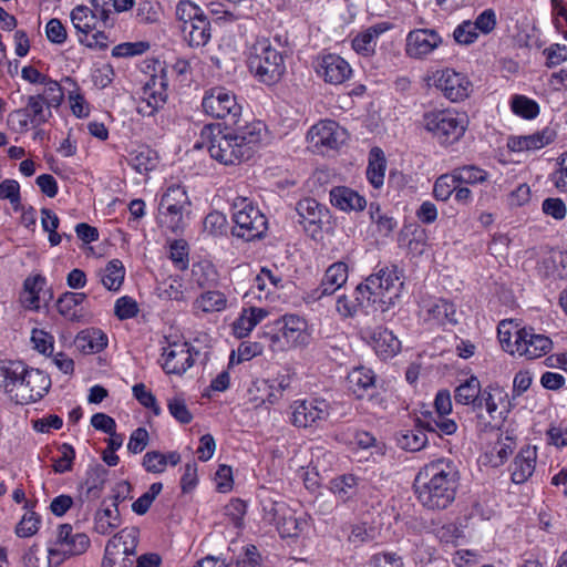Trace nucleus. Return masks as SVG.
Listing matches in <instances>:
<instances>
[{"label":"nucleus","mask_w":567,"mask_h":567,"mask_svg":"<svg viewBox=\"0 0 567 567\" xmlns=\"http://www.w3.org/2000/svg\"><path fill=\"white\" fill-rule=\"evenodd\" d=\"M264 336H270L274 347L284 350L306 344L308 341L307 321L297 315H287L276 321L275 327L270 331H266Z\"/></svg>","instance_id":"obj_9"},{"label":"nucleus","mask_w":567,"mask_h":567,"mask_svg":"<svg viewBox=\"0 0 567 567\" xmlns=\"http://www.w3.org/2000/svg\"><path fill=\"white\" fill-rule=\"evenodd\" d=\"M331 204L341 210H363L367 206V200L363 196L359 195L355 190L338 186L330 190Z\"/></svg>","instance_id":"obj_28"},{"label":"nucleus","mask_w":567,"mask_h":567,"mask_svg":"<svg viewBox=\"0 0 567 567\" xmlns=\"http://www.w3.org/2000/svg\"><path fill=\"white\" fill-rule=\"evenodd\" d=\"M385 167L383 152L379 147H373L369 154L367 177L374 188H380L383 185Z\"/></svg>","instance_id":"obj_39"},{"label":"nucleus","mask_w":567,"mask_h":567,"mask_svg":"<svg viewBox=\"0 0 567 567\" xmlns=\"http://www.w3.org/2000/svg\"><path fill=\"white\" fill-rule=\"evenodd\" d=\"M395 442L399 447L409 452H417L426 446L427 436L423 427L419 426L415 419L413 429H402L395 434Z\"/></svg>","instance_id":"obj_32"},{"label":"nucleus","mask_w":567,"mask_h":567,"mask_svg":"<svg viewBox=\"0 0 567 567\" xmlns=\"http://www.w3.org/2000/svg\"><path fill=\"white\" fill-rule=\"evenodd\" d=\"M61 456L55 460L53 464V471L55 473H65L72 470L73 460L75 457V451L74 449L68 444L63 443L60 449Z\"/></svg>","instance_id":"obj_60"},{"label":"nucleus","mask_w":567,"mask_h":567,"mask_svg":"<svg viewBox=\"0 0 567 567\" xmlns=\"http://www.w3.org/2000/svg\"><path fill=\"white\" fill-rule=\"evenodd\" d=\"M537 453L536 447H523L511 465L512 481L515 484L525 483L534 473Z\"/></svg>","instance_id":"obj_25"},{"label":"nucleus","mask_w":567,"mask_h":567,"mask_svg":"<svg viewBox=\"0 0 567 567\" xmlns=\"http://www.w3.org/2000/svg\"><path fill=\"white\" fill-rule=\"evenodd\" d=\"M40 518L34 513H27L16 527V534L19 537H30L34 535L39 529Z\"/></svg>","instance_id":"obj_62"},{"label":"nucleus","mask_w":567,"mask_h":567,"mask_svg":"<svg viewBox=\"0 0 567 567\" xmlns=\"http://www.w3.org/2000/svg\"><path fill=\"white\" fill-rule=\"evenodd\" d=\"M348 279V266L343 261H337L330 265L321 280L320 286L312 292V297L320 299L330 296L340 289Z\"/></svg>","instance_id":"obj_23"},{"label":"nucleus","mask_w":567,"mask_h":567,"mask_svg":"<svg viewBox=\"0 0 567 567\" xmlns=\"http://www.w3.org/2000/svg\"><path fill=\"white\" fill-rule=\"evenodd\" d=\"M74 344L83 353H97L107 346V338L99 329H85L78 333Z\"/></svg>","instance_id":"obj_33"},{"label":"nucleus","mask_w":567,"mask_h":567,"mask_svg":"<svg viewBox=\"0 0 567 567\" xmlns=\"http://www.w3.org/2000/svg\"><path fill=\"white\" fill-rule=\"evenodd\" d=\"M194 364L192 347L187 342H174L164 348L162 367L168 374H182Z\"/></svg>","instance_id":"obj_17"},{"label":"nucleus","mask_w":567,"mask_h":567,"mask_svg":"<svg viewBox=\"0 0 567 567\" xmlns=\"http://www.w3.org/2000/svg\"><path fill=\"white\" fill-rule=\"evenodd\" d=\"M316 71L327 83L334 85L342 84L352 74L349 63L337 54L321 56L317 62Z\"/></svg>","instance_id":"obj_21"},{"label":"nucleus","mask_w":567,"mask_h":567,"mask_svg":"<svg viewBox=\"0 0 567 567\" xmlns=\"http://www.w3.org/2000/svg\"><path fill=\"white\" fill-rule=\"evenodd\" d=\"M516 446V442L512 435L506 433V435H502L499 440L496 442L492 450V454H496L498 461H495V465H502L508 456L513 453L514 449Z\"/></svg>","instance_id":"obj_57"},{"label":"nucleus","mask_w":567,"mask_h":567,"mask_svg":"<svg viewBox=\"0 0 567 567\" xmlns=\"http://www.w3.org/2000/svg\"><path fill=\"white\" fill-rule=\"evenodd\" d=\"M403 282L396 267H384L367 278V287L378 301V309L385 311L399 298Z\"/></svg>","instance_id":"obj_8"},{"label":"nucleus","mask_w":567,"mask_h":567,"mask_svg":"<svg viewBox=\"0 0 567 567\" xmlns=\"http://www.w3.org/2000/svg\"><path fill=\"white\" fill-rule=\"evenodd\" d=\"M477 37L478 32L471 20L463 21L453 32L454 40L463 45L472 44Z\"/></svg>","instance_id":"obj_59"},{"label":"nucleus","mask_w":567,"mask_h":567,"mask_svg":"<svg viewBox=\"0 0 567 567\" xmlns=\"http://www.w3.org/2000/svg\"><path fill=\"white\" fill-rule=\"evenodd\" d=\"M176 19L178 21V29L192 23L204 14L203 10L189 0H182L176 6Z\"/></svg>","instance_id":"obj_46"},{"label":"nucleus","mask_w":567,"mask_h":567,"mask_svg":"<svg viewBox=\"0 0 567 567\" xmlns=\"http://www.w3.org/2000/svg\"><path fill=\"white\" fill-rule=\"evenodd\" d=\"M168 411L172 416L182 424H189L193 421V413L188 409L185 400L175 395L168 400Z\"/></svg>","instance_id":"obj_54"},{"label":"nucleus","mask_w":567,"mask_h":567,"mask_svg":"<svg viewBox=\"0 0 567 567\" xmlns=\"http://www.w3.org/2000/svg\"><path fill=\"white\" fill-rule=\"evenodd\" d=\"M203 109L206 114L215 118H229L233 125L239 124L241 106L233 93L224 87H214L203 99Z\"/></svg>","instance_id":"obj_10"},{"label":"nucleus","mask_w":567,"mask_h":567,"mask_svg":"<svg viewBox=\"0 0 567 567\" xmlns=\"http://www.w3.org/2000/svg\"><path fill=\"white\" fill-rule=\"evenodd\" d=\"M100 282L110 291L120 290L125 277V268L120 259L110 260L96 272Z\"/></svg>","instance_id":"obj_36"},{"label":"nucleus","mask_w":567,"mask_h":567,"mask_svg":"<svg viewBox=\"0 0 567 567\" xmlns=\"http://www.w3.org/2000/svg\"><path fill=\"white\" fill-rule=\"evenodd\" d=\"M468 120L465 115L453 114L449 111L426 112L422 118V126L441 145H452L464 135Z\"/></svg>","instance_id":"obj_5"},{"label":"nucleus","mask_w":567,"mask_h":567,"mask_svg":"<svg viewBox=\"0 0 567 567\" xmlns=\"http://www.w3.org/2000/svg\"><path fill=\"white\" fill-rule=\"evenodd\" d=\"M90 538L84 533H73V527L70 524H62L59 526L56 536V545L61 548H49V556H76L82 555L90 547Z\"/></svg>","instance_id":"obj_14"},{"label":"nucleus","mask_w":567,"mask_h":567,"mask_svg":"<svg viewBox=\"0 0 567 567\" xmlns=\"http://www.w3.org/2000/svg\"><path fill=\"white\" fill-rule=\"evenodd\" d=\"M43 93H39L40 97L47 103L49 107H59L64 99V92L62 86L54 80L48 78L43 83Z\"/></svg>","instance_id":"obj_47"},{"label":"nucleus","mask_w":567,"mask_h":567,"mask_svg":"<svg viewBox=\"0 0 567 567\" xmlns=\"http://www.w3.org/2000/svg\"><path fill=\"white\" fill-rule=\"evenodd\" d=\"M512 110L515 114L525 117V118H534L539 113L538 104L522 95H516L512 101Z\"/></svg>","instance_id":"obj_53"},{"label":"nucleus","mask_w":567,"mask_h":567,"mask_svg":"<svg viewBox=\"0 0 567 567\" xmlns=\"http://www.w3.org/2000/svg\"><path fill=\"white\" fill-rule=\"evenodd\" d=\"M292 423L298 427H307L329 415V405L324 400L296 401L292 406Z\"/></svg>","instance_id":"obj_19"},{"label":"nucleus","mask_w":567,"mask_h":567,"mask_svg":"<svg viewBox=\"0 0 567 567\" xmlns=\"http://www.w3.org/2000/svg\"><path fill=\"white\" fill-rule=\"evenodd\" d=\"M18 386L30 388V390H49L51 380L47 373L39 369H25L22 364L18 374Z\"/></svg>","instance_id":"obj_41"},{"label":"nucleus","mask_w":567,"mask_h":567,"mask_svg":"<svg viewBox=\"0 0 567 567\" xmlns=\"http://www.w3.org/2000/svg\"><path fill=\"white\" fill-rule=\"evenodd\" d=\"M163 489V484L159 482L153 483L148 491L141 495L133 504L132 511L137 515H144L148 512L152 503L159 495Z\"/></svg>","instance_id":"obj_48"},{"label":"nucleus","mask_w":567,"mask_h":567,"mask_svg":"<svg viewBox=\"0 0 567 567\" xmlns=\"http://www.w3.org/2000/svg\"><path fill=\"white\" fill-rule=\"evenodd\" d=\"M21 369V362H10L8 365L0 363V389L18 386V374Z\"/></svg>","instance_id":"obj_56"},{"label":"nucleus","mask_w":567,"mask_h":567,"mask_svg":"<svg viewBox=\"0 0 567 567\" xmlns=\"http://www.w3.org/2000/svg\"><path fill=\"white\" fill-rule=\"evenodd\" d=\"M455 313L456 310L453 303L444 299H439L426 306L425 320L433 321L439 324H455L457 322Z\"/></svg>","instance_id":"obj_38"},{"label":"nucleus","mask_w":567,"mask_h":567,"mask_svg":"<svg viewBox=\"0 0 567 567\" xmlns=\"http://www.w3.org/2000/svg\"><path fill=\"white\" fill-rule=\"evenodd\" d=\"M458 471L451 460L439 458L426 464L416 475L417 501L427 509L447 508L455 499Z\"/></svg>","instance_id":"obj_1"},{"label":"nucleus","mask_w":567,"mask_h":567,"mask_svg":"<svg viewBox=\"0 0 567 567\" xmlns=\"http://www.w3.org/2000/svg\"><path fill=\"white\" fill-rule=\"evenodd\" d=\"M233 132L218 130L208 146L212 158L224 165H235L249 159L261 142L265 126L259 121L235 125Z\"/></svg>","instance_id":"obj_2"},{"label":"nucleus","mask_w":567,"mask_h":567,"mask_svg":"<svg viewBox=\"0 0 567 567\" xmlns=\"http://www.w3.org/2000/svg\"><path fill=\"white\" fill-rule=\"evenodd\" d=\"M558 166L551 175V181L559 192L567 193V152L558 157Z\"/></svg>","instance_id":"obj_64"},{"label":"nucleus","mask_w":567,"mask_h":567,"mask_svg":"<svg viewBox=\"0 0 567 567\" xmlns=\"http://www.w3.org/2000/svg\"><path fill=\"white\" fill-rule=\"evenodd\" d=\"M284 42L280 37L274 40L258 39L251 47L248 66L255 78L267 85L279 82L286 73Z\"/></svg>","instance_id":"obj_3"},{"label":"nucleus","mask_w":567,"mask_h":567,"mask_svg":"<svg viewBox=\"0 0 567 567\" xmlns=\"http://www.w3.org/2000/svg\"><path fill=\"white\" fill-rule=\"evenodd\" d=\"M262 352V346L258 342L244 341L229 357V365L248 361Z\"/></svg>","instance_id":"obj_50"},{"label":"nucleus","mask_w":567,"mask_h":567,"mask_svg":"<svg viewBox=\"0 0 567 567\" xmlns=\"http://www.w3.org/2000/svg\"><path fill=\"white\" fill-rule=\"evenodd\" d=\"M137 312L138 307L133 298L124 296L116 300L114 313L120 320L133 318L137 315Z\"/></svg>","instance_id":"obj_61"},{"label":"nucleus","mask_w":567,"mask_h":567,"mask_svg":"<svg viewBox=\"0 0 567 567\" xmlns=\"http://www.w3.org/2000/svg\"><path fill=\"white\" fill-rule=\"evenodd\" d=\"M190 200L186 190L173 185L163 194L158 207L159 221L163 227L174 234L183 233L190 214Z\"/></svg>","instance_id":"obj_4"},{"label":"nucleus","mask_w":567,"mask_h":567,"mask_svg":"<svg viewBox=\"0 0 567 567\" xmlns=\"http://www.w3.org/2000/svg\"><path fill=\"white\" fill-rule=\"evenodd\" d=\"M52 116L51 107L47 105L40 95H29L27 97L25 106L12 111L9 114L8 122L16 131H27L29 124L32 127L40 126L48 122Z\"/></svg>","instance_id":"obj_11"},{"label":"nucleus","mask_w":567,"mask_h":567,"mask_svg":"<svg viewBox=\"0 0 567 567\" xmlns=\"http://www.w3.org/2000/svg\"><path fill=\"white\" fill-rule=\"evenodd\" d=\"M375 375L371 369L355 368L347 377L349 390L367 389L374 385Z\"/></svg>","instance_id":"obj_45"},{"label":"nucleus","mask_w":567,"mask_h":567,"mask_svg":"<svg viewBox=\"0 0 567 567\" xmlns=\"http://www.w3.org/2000/svg\"><path fill=\"white\" fill-rule=\"evenodd\" d=\"M503 392H456L457 403L471 405L477 417L492 421L502 420L508 412V402Z\"/></svg>","instance_id":"obj_7"},{"label":"nucleus","mask_w":567,"mask_h":567,"mask_svg":"<svg viewBox=\"0 0 567 567\" xmlns=\"http://www.w3.org/2000/svg\"><path fill=\"white\" fill-rule=\"evenodd\" d=\"M399 246L405 248L412 257L421 256L427 247V236L420 227L405 228L399 235Z\"/></svg>","instance_id":"obj_31"},{"label":"nucleus","mask_w":567,"mask_h":567,"mask_svg":"<svg viewBox=\"0 0 567 567\" xmlns=\"http://www.w3.org/2000/svg\"><path fill=\"white\" fill-rule=\"evenodd\" d=\"M107 473V470L102 464H94L89 467L85 481L81 486L86 499H96L101 496Z\"/></svg>","instance_id":"obj_30"},{"label":"nucleus","mask_w":567,"mask_h":567,"mask_svg":"<svg viewBox=\"0 0 567 567\" xmlns=\"http://www.w3.org/2000/svg\"><path fill=\"white\" fill-rule=\"evenodd\" d=\"M86 303V293L66 291L56 300L58 312L68 321L75 323H87L92 315Z\"/></svg>","instance_id":"obj_15"},{"label":"nucleus","mask_w":567,"mask_h":567,"mask_svg":"<svg viewBox=\"0 0 567 567\" xmlns=\"http://www.w3.org/2000/svg\"><path fill=\"white\" fill-rule=\"evenodd\" d=\"M156 153L145 146L132 151L127 157L128 164L140 174L152 171L156 165Z\"/></svg>","instance_id":"obj_43"},{"label":"nucleus","mask_w":567,"mask_h":567,"mask_svg":"<svg viewBox=\"0 0 567 567\" xmlns=\"http://www.w3.org/2000/svg\"><path fill=\"white\" fill-rule=\"evenodd\" d=\"M435 85L452 102L463 101L472 92V82L468 78L452 69L441 71Z\"/></svg>","instance_id":"obj_16"},{"label":"nucleus","mask_w":567,"mask_h":567,"mask_svg":"<svg viewBox=\"0 0 567 567\" xmlns=\"http://www.w3.org/2000/svg\"><path fill=\"white\" fill-rule=\"evenodd\" d=\"M235 226L231 234L246 241L261 238L267 230L266 216L246 197H237L233 203Z\"/></svg>","instance_id":"obj_6"},{"label":"nucleus","mask_w":567,"mask_h":567,"mask_svg":"<svg viewBox=\"0 0 567 567\" xmlns=\"http://www.w3.org/2000/svg\"><path fill=\"white\" fill-rule=\"evenodd\" d=\"M166 87L167 82L164 72L161 78L153 76L143 89V97L137 106L138 113L151 116L163 107L167 100Z\"/></svg>","instance_id":"obj_18"},{"label":"nucleus","mask_w":567,"mask_h":567,"mask_svg":"<svg viewBox=\"0 0 567 567\" xmlns=\"http://www.w3.org/2000/svg\"><path fill=\"white\" fill-rule=\"evenodd\" d=\"M226 305L227 299L220 291H206L195 301V307L204 312L221 311Z\"/></svg>","instance_id":"obj_44"},{"label":"nucleus","mask_w":567,"mask_h":567,"mask_svg":"<svg viewBox=\"0 0 567 567\" xmlns=\"http://www.w3.org/2000/svg\"><path fill=\"white\" fill-rule=\"evenodd\" d=\"M0 199H8L14 210H20L22 206L19 183L14 179L0 183Z\"/></svg>","instance_id":"obj_55"},{"label":"nucleus","mask_w":567,"mask_h":567,"mask_svg":"<svg viewBox=\"0 0 567 567\" xmlns=\"http://www.w3.org/2000/svg\"><path fill=\"white\" fill-rule=\"evenodd\" d=\"M182 35L184 41L190 48L204 47L210 40V22L208 18L203 14L198 19H195L192 23L182 27Z\"/></svg>","instance_id":"obj_27"},{"label":"nucleus","mask_w":567,"mask_h":567,"mask_svg":"<svg viewBox=\"0 0 567 567\" xmlns=\"http://www.w3.org/2000/svg\"><path fill=\"white\" fill-rule=\"evenodd\" d=\"M419 426L424 431L437 433L439 435H451L456 432V423L446 414L432 411L422 405L420 415L416 417Z\"/></svg>","instance_id":"obj_24"},{"label":"nucleus","mask_w":567,"mask_h":567,"mask_svg":"<svg viewBox=\"0 0 567 567\" xmlns=\"http://www.w3.org/2000/svg\"><path fill=\"white\" fill-rule=\"evenodd\" d=\"M359 478L353 474H343L330 481L331 492L342 502L352 498L358 492Z\"/></svg>","instance_id":"obj_42"},{"label":"nucleus","mask_w":567,"mask_h":567,"mask_svg":"<svg viewBox=\"0 0 567 567\" xmlns=\"http://www.w3.org/2000/svg\"><path fill=\"white\" fill-rule=\"evenodd\" d=\"M269 514L272 515L271 520L282 538L298 537L307 526V522L297 517L285 504L275 503Z\"/></svg>","instance_id":"obj_22"},{"label":"nucleus","mask_w":567,"mask_h":567,"mask_svg":"<svg viewBox=\"0 0 567 567\" xmlns=\"http://www.w3.org/2000/svg\"><path fill=\"white\" fill-rule=\"evenodd\" d=\"M182 279L179 277H169L158 286L161 297H165L171 300H182L184 292L182 290Z\"/></svg>","instance_id":"obj_58"},{"label":"nucleus","mask_w":567,"mask_h":567,"mask_svg":"<svg viewBox=\"0 0 567 567\" xmlns=\"http://www.w3.org/2000/svg\"><path fill=\"white\" fill-rule=\"evenodd\" d=\"M122 520L120 512L116 508H101L94 515V530L101 535H109L117 527Z\"/></svg>","instance_id":"obj_40"},{"label":"nucleus","mask_w":567,"mask_h":567,"mask_svg":"<svg viewBox=\"0 0 567 567\" xmlns=\"http://www.w3.org/2000/svg\"><path fill=\"white\" fill-rule=\"evenodd\" d=\"M299 216L298 221L306 230L313 227L312 231L316 233L320 227L319 224L324 216V208L313 198H303L298 202L296 207Z\"/></svg>","instance_id":"obj_29"},{"label":"nucleus","mask_w":567,"mask_h":567,"mask_svg":"<svg viewBox=\"0 0 567 567\" xmlns=\"http://www.w3.org/2000/svg\"><path fill=\"white\" fill-rule=\"evenodd\" d=\"M268 315L264 308L250 307L244 309L240 317L234 321L233 331L238 338H245Z\"/></svg>","instance_id":"obj_34"},{"label":"nucleus","mask_w":567,"mask_h":567,"mask_svg":"<svg viewBox=\"0 0 567 567\" xmlns=\"http://www.w3.org/2000/svg\"><path fill=\"white\" fill-rule=\"evenodd\" d=\"M372 347L383 360L393 358L401 349L400 340L388 329H380L372 337Z\"/></svg>","instance_id":"obj_35"},{"label":"nucleus","mask_w":567,"mask_h":567,"mask_svg":"<svg viewBox=\"0 0 567 567\" xmlns=\"http://www.w3.org/2000/svg\"><path fill=\"white\" fill-rule=\"evenodd\" d=\"M453 172L458 184H478L487 178V173L484 169L472 165L456 168Z\"/></svg>","instance_id":"obj_49"},{"label":"nucleus","mask_w":567,"mask_h":567,"mask_svg":"<svg viewBox=\"0 0 567 567\" xmlns=\"http://www.w3.org/2000/svg\"><path fill=\"white\" fill-rule=\"evenodd\" d=\"M458 184L452 174L441 175L434 183L433 195L437 200H447L455 190V185Z\"/></svg>","instance_id":"obj_52"},{"label":"nucleus","mask_w":567,"mask_h":567,"mask_svg":"<svg viewBox=\"0 0 567 567\" xmlns=\"http://www.w3.org/2000/svg\"><path fill=\"white\" fill-rule=\"evenodd\" d=\"M370 567H404L402 557L396 553H378L370 558Z\"/></svg>","instance_id":"obj_63"},{"label":"nucleus","mask_w":567,"mask_h":567,"mask_svg":"<svg viewBox=\"0 0 567 567\" xmlns=\"http://www.w3.org/2000/svg\"><path fill=\"white\" fill-rule=\"evenodd\" d=\"M64 82L74 87V90L69 92V101L71 104L72 113L78 117H85L89 115V106L83 97V95L79 92V86L76 82L71 78H65Z\"/></svg>","instance_id":"obj_51"},{"label":"nucleus","mask_w":567,"mask_h":567,"mask_svg":"<svg viewBox=\"0 0 567 567\" xmlns=\"http://www.w3.org/2000/svg\"><path fill=\"white\" fill-rule=\"evenodd\" d=\"M555 136L556 133L553 130L545 128L530 135L511 137L507 145L513 152L539 150L550 144Z\"/></svg>","instance_id":"obj_26"},{"label":"nucleus","mask_w":567,"mask_h":567,"mask_svg":"<svg viewBox=\"0 0 567 567\" xmlns=\"http://www.w3.org/2000/svg\"><path fill=\"white\" fill-rule=\"evenodd\" d=\"M516 347L514 354L524 357L527 360H534L547 354L553 347L551 340L544 336L535 333L533 328H522L514 332Z\"/></svg>","instance_id":"obj_13"},{"label":"nucleus","mask_w":567,"mask_h":567,"mask_svg":"<svg viewBox=\"0 0 567 567\" xmlns=\"http://www.w3.org/2000/svg\"><path fill=\"white\" fill-rule=\"evenodd\" d=\"M71 21L74 29L80 33L83 39L87 38L90 33L97 29L101 22L92 14L90 8L86 6H76L71 11Z\"/></svg>","instance_id":"obj_37"},{"label":"nucleus","mask_w":567,"mask_h":567,"mask_svg":"<svg viewBox=\"0 0 567 567\" xmlns=\"http://www.w3.org/2000/svg\"><path fill=\"white\" fill-rule=\"evenodd\" d=\"M442 43L440 34L431 29H416L406 37V54L414 59H422L430 54Z\"/></svg>","instance_id":"obj_20"},{"label":"nucleus","mask_w":567,"mask_h":567,"mask_svg":"<svg viewBox=\"0 0 567 567\" xmlns=\"http://www.w3.org/2000/svg\"><path fill=\"white\" fill-rule=\"evenodd\" d=\"M307 138L315 151L323 153L340 148L346 143L348 133L337 122L324 120L309 130Z\"/></svg>","instance_id":"obj_12"}]
</instances>
